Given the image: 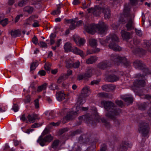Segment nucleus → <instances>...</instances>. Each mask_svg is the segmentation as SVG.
Segmentation results:
<instances>
[{
    "label": "nucleus",
    "mask_w": 151,
    "mask_h": 151,
    "mask_svg": "<svg viewBox=\"0 0 151 151\" xmlns=\"http://www.w3.org/2000/svg\"><path fill=\"white\" fill-rule=\"evenodd\" d=\"M90 92V90L88 87L85 86L82 90L81 96L84 97H86L88 96V93Z\"/></svg>",
    "instance_id": "17"
},
{
    "label": "nucleus",
    "mask_w": 151,
    "mask_h": 151,
    "mask_svg": "<svg viewBox=\"0 0 151 151\" xmlns=\"http://www.w3.org/2000/svg\"><path fill=\"white\" fill-rule=\"evenodd\" d=\"M85 28L88 33L93 34L97 30L101 35L104 34L108 28V26L103 22H100L98 24H92L86 26Z\"/></svg>",
    "instance_id": "6"
},
{
    "label": "nucleus",
    "mask_w": 151,
    "mask_h": 151,
    "mask_svg": "<svg viewBox=\"0 0 151 151\" xmlns=\"http://www.w3.org/2000/svg\"><path fill=\"white\" fill-rule=\"evenodd\" d=\"M50 67L51 65H50L45 64V65L44 68L45 70L49 71L50 69Z\"/></svg>",
    "instance_id": "58"
},
{
    "label": "nucleus",
    "mask_w": 151,
    "mask_h": 151,
    "mask_svg": "<svg viewBox=\"0 0 151 151\" xmlns=\"http://www.w3.org/2000/svg\"><path fill=\"white\" fill-rule=\"evenodd\" d=\"M80 65V63L79 61H77L75 63L73 62L71 66V68H78Z\"/></svg>",
    "instance_id": "35"
},
{
    "label": "nucleus",
    "mask_w": 151,
    "mask_h": 151,
    "mask_svg": "<svg viewBox=\"0 0 151 151\" xmlns=\"http://www.w3.org/2000/svg\"><path fill=\"white\" fill-rule=\"evenodd\" d=\"M10 34L12 37H16L21 34V32L19 30H12L10 32Z\"/></svg>",
    "instance_id": "22"
},
{
    "label": "nucleus",
    "mask_w": 151,
    "mask_h": 151,
    "mask_svg": "<svg viewBox=\"0 0 151 151\" xmlns=\"http://www.w3.org/2000/svg\"><path fill=\"white\" fill-rule=\"evenodd\" d=\"M101 103L104 105L105 109L108 111L106 114V116L113 120H115V122L116 125H119V122L116 119L120 112V109H117L115 104L111 101H101Z\"/></svg>",
    "instance_id": "1"
},
{
    "label": "nucleus",
    "mask_w": 151,
    "mask_h": 151,
    "mask_svg": "<svg viewBox=\"0 0 151 151\" xmlns=\"http://www.w3.org/2000/svg\"><path fill=\"white\" fill-rule=\"evenodd\" d=\"M99 41L104 45L109 43V47L114 51H120L122 49L121 47L116 44V43L119 42V39L115 34L110 35L107 36L105 40L99 39Z\"/></svg>",
    "instance_id": "5"
},
{
    "label": "nucleus",
    "mask_w": 151,
    "mask_h": 151,
    "mask_svg": "<svg viewBox=\"0 0 151 151\" xmlns=\"http://www.w3.org/2000/svg\"><path fill=\"white\" fill-rule=\"evenodd\" d=\"M34 103L35 108L36 109L38 108L39 107V100L38 99L35 100Z\"/></svg>",
    "instance_id": "52"
},
{
    "label": "nucleus",
    "mask_w": 151,
    "mask_h": 151,
    "mask_svg": "<svg viewBox=\"0 0 151 151\" xmlns=\"http://www.w3.org/2000/svg\"><path fill=\"white\" fill-rule=\"evenodd\" d=\"M32 42L35 44L37 45L38 43V40L36 36H34L32 40Z\"/></svg>",
    "instance_id": "51"
},
{
    "label": "nucleus",
    "mask_w": 151,
    "mask_h": 151,
    "mask_svg": "<svg viewBox=\"0 0 151 151\" xmlns=\"http://www.w3.org/2000/svg\"><path fill=\"white\" fill-rule=\"evenodd\" d=\"M99 96L103 98H106L108 97V94L107 93L104 92L100 93L98 94Z\"/></svg>",
    "instance_id": "36"
},
{
    "label": "nucleus",
    "mask_w": 151,
    "mask_h": 151,
    "mask_svg": "<svg viewBox=\"0 0 151 151\" xmlns=\"http://www.w3.org/2000/svg\"><path fill=\"white\" fill-rule=\"evenodd\" d=\"M20 119L21 120L23 121H24L27 120L25 114H22V115L20 116Z\"/></svg>",
    "instance_id": "59"
},
{
    "label": "nucleus",
    "mask_w": 151,
    "mask_h": 151,
    "mask_svg": "<svg viewBox=\"0 0 151 151\" xmlns=\"http://www.w3.org/2000/svg\"><path fill=\"white\" fill-rule=\"evenodd\" d=\"M132 146L131 143L126 141L123 142L120 145L119 151H124L127 150V147H131Z\"/></svg>",
    "instance_id": "12"
},
{
    "label": "nucleus",
    "mask_w": 151,
    "mask_h": 151,
    "mask_svg": "<svg viewBox=\"0 0 151 151\" xmlns=\"http://www.w3.org/2000/svg\"><path fill=\"white\" fill-rule=\"evenodd\" d=\"M47 84L46 83H44L41 86H39L38 87L37 91L40 92L43 90H45L47 87Z\"/></svg>",
    "instance_id": "28"
},
{
    "label": "nucleus",
    "mask_w": 151,
    "mask_h": 151,
    "mask_svg": "<svg viewBox=\"0 0 151 151\" xmlns=\"http://www.w3.org/2000/svg\"><path fill=\"white\" fill-rule=\"evenodd\" d=\"M60 7L59 6H57V9L56 10L54 11L51 13V14L53 15L59 14L60 12Z\"/></svg>",
    "instance_id": "37"
},
{
    "label": "nucleus",
    "mask_w": 151,
    "mask_h": 151,
    "mask_svg": "<svg viewBox=\"0 0 151 151\" xmlns=\"http://www.w3.org/2000/svg\"><path fill=\"white\" fill-rule=\"evenodd\" d=\"M121 63H123L126 66L130 64V62L127 60L126 58H121L117 54H112L111 56L110 61L105 60L98 64L97 67L99 69H104L111 66L112 63L118 64Z\"/></svg>",
    "instance_id": "2"
},
{
    "label": "nucleus",
    "mask_w": 151,
    "mask_h": 151,
    "mask_svg": "<svg viewBox=\"0 0 151 151\" xmlns=\"http://www.w3.org/2000/svg\"><path fill=\"white\" fill-rule=\"evenodd\" d=\"M68 129L67 128H64L61 129L59 131V134H62L64 132L68 131Z\"/></svg>",
    "instance_id": "47"
},
{
    "label": "nucleus",
    "mask_w": 151,
    "mask_h": 151,
    "mask_svg": "<svg viewBox=\"0 0 151 151\" xmlns=\"http://www.w3.org/2000/svg\"><path fill=\"white\" fill-rule=\"evenodd\" d=\"M27 3V0H22L19 3L18 5L19 6L22 7L26 5Z\"/></svg>",
    "instance_id": "40"
},
{
    "label": "nucleus",
    "mask_w": 151,
    "mask_h": 151,
    "mask_svg": "<svg viewBox=\"0 0 151 151\" xmlns=\"http://www.w3.org/2000/svg\"><path fill=\"white\" fill-rule=\"evenodd\" d=\"M72 72H73L72 70H67V73L66 74H65V76H66L68 78L69 76L72 74Z\"/></svg>",
    "instance_id": "61"
},
{
    "label": "nucleus",
    "mask_w": 151,
    "mask_h": 151,
    "mask_svg": "<svg viewBox=\"0 0 151 151\" xmlns=\"http://www.w3.org/2000/svg\"><path fill=\"white\" fill-rule=\"evenodd\" d=\"M42 124V123L40 124L39 123H35L32 125L31 127L32 128H37L41 126Z\"/></svg>",
    "instance_id": "48"
},
{
    "label": "nucleus",
    "mask_w": 151,
    "mask_h": 151,
    "mask_svg": "<svg viewBox=\"0 0 151 151\" xmlns=\"http://www.w3.org/2000/svg\"><path fill=\"white\" fill-rule=\"evenodd\" d=\"M147 106L148 104L147 103L144 102L139 104L138 108L139 109L141 110H144L145 109Z\"/></svg>",
    "instance_id": "31"
},
{
    "label": "nucleus",
    "mask_w": 151,
    "mask_h": 151,
    "mask_svg": "<svg viewBox=\"0 0 151 151\" xmlns=\"http://www.w3.org/2000/svg\"><path fill=\"white\" fill-rule=\"evenodd\" d=\"M124 14L125 17H127L125 27L127 31H129L134 29V15L130 13V9L125 7L124 10Z\"/></svg>",
    "instance_id": "7"
},
{
    "label": "nucleus",
    "mask_w": 151,
    "mask_h": 151,
    "mask_svg": "<svg viewBox=\"0 0 151 151\" xmlns=\"http://www.w3.org/2000/svg\"><path fill=\"white\" fill-rule=\"evenodd\" d=\"M85 43V40L83 38H80L79 41L78 42V45H79V46H81V45H83Z\"/></svg>",
    "instance_id": "43"
},
{
    "label": "nucleus",
    "mask_w": 151,
    "mask_h": 151,
    "mask_svg": "<svg viewBox=\"0 0 151 151\" xmlns=\"http://www.w3.org/2000/svg\"><path fill=\"white\" fill-rule=\"evenodd\" d=\"M38 73L41 76H44L46 74V72L44 70H41L38 72Z\"/></svg>",
    "instance_id": "62"
},
{
    "label": "nucleus",
    "mask_w": 151,
    "mask_h": 151,
    "mask_svg": "<svg viewBox=\"0 0 151 151\" xmlns=\"http://www.w3.org/2000/svg\"><path fill=\"white\" fill-rule=\"evenodd\" d=\"M56 98L58 100L60 101L65 98V94L62 92L59 91L56 93Z\"/></svg>",
    "instance_id": "20"
},
{
    "label": "nucleus",
    "mask_w": 151,
    "mask_h": 151,
    "mask_svg": "<svg viewBox=\"0 0 151 151\" xmlns=\"http://www.w3.org/2000/svg\"><path fill=\"white\" fill-rule=\"evenodd\" d=\"M121 34L124 40H127L130 38V33L124 30H121Z\"/></svg>",
    "instance_id": "18"
},
{
    "label": "nucleus",
    "mask_w": 151,
    "mask_h": 151,
    "mask_svg": "<svg viewBox=\"0 0 151 151\" xmlns=\"http://www.w3.org/2000/svg\"><path fill=\"white\" fill-rule=\"evenodd\" d=\"M38 65V64L37 61L32 62L30 65V71L34 70Z\"/></svg>",
    "instance_id": "29"
},
{
    "label": "nucleus",
    "mask_w": 151,
    "mask_h": 151,
    "mask_svg": "<svg viewBox=\"0 0 151 151\" xmlns=\"http://www.w3.org/2000/svg\"><path fill=\"white\" fill-rule=\"evenodd\" d=\"M97 60V57L92 56L86 60V63L88 64H91L95 62Z\"/></svg>",
    "instance_id": "26"
},
{
    "label": "nucleus",
    "mask_w": 151,
    "mask_h": 151,
    "mask_svg": "<svg viewBox=\"0 0 151 151\" xmlns=\"http://www.w3.org/2000/svg\"><path fill=\"white\" fill-rule=\"evenodd\" d=\"M144 47L147 49V50L151 52V41L145 40Z\"/></svg>",
    "instance_id": "21"
},
{
    "label": "nucleus",
    "mask_w": 151,
    "mask_h": 151,
    "mask_svg": "<svg viewBox=\"0 0 151 151\" xmlns=\"http://www.w3.org/2000/svg\"><path fill=\"white\" fill-rule=\"evenodd\" d=\"M102 12L104 14V18L106 19H109L110 17L111 14L109 7L107 6L103 7Z\"/></svg>",
    "instance_id": "13"
},
{
    "label": "nucleus",
    "mask_w": 151,
    "mask_h": 151,
    "mask_svg": "<svg viewBox=\"0 0 151 151\" xmlns=\"http://www.w3.org/2000/svg\"><path fill=\"white\" fill-rule=\"evenodd\" d=\"M49 88L50 89L54 90L58 89V87L55 84L52 83L51 84Z\"/></svg>",
    "instance_id": "50"
},
{
    "label": "nucleus",
    "mask_w": 151,
    "mask_h": 151,
    "mask_svg": "<svg viewBox=\"0 0 151 151\" xmlns=\"http://www.w3.org/2000/svg\"><path fill=\"white\" fill-rule=\"evenodd\" d=\"M59 142L60 141L58 140L57 139L54 140L51 145L52 147L54 149H56L58 146Z\"/></svg>",
    "instance_id": "33"
},
{
    "label": "nucleus",
    "mask_w": 151,
    "mask_h": 151,
    "mask_svg": "<svg viewBox=\"0 0 151 151\" xmlns=\"http://www.w3.org/2000/svg\"><path fill=\"white\" fill-rule=\"evenodd\" d=\"M39 45L41 47L45 48L47 47L46 43L43 41L40 42V43H39Z\"/></svg>",
    "instance_id": "45"
},
{
    "label": "nucleus",
    "mask_w": 151,
    "mask_h": 151,
    "mask_svg": "<svg viewBox=\"0 0 151 151\" xmlns=\"http://www.w3.org/2000/svg\"><path fill=\"white\" fill-rule=\"evenodd\" d=\"M81 38L77 35H75L74 36V40L76 43L78 45V42Z\"/></svg>",
    "instance_id": "44"
},
{
    "label": "nucleus",
    "mask_w": 151,
    "mask_h": 151,
    "mask_svg": "<svg viewBox=\"0 0 151 151\" xmlns=\"http://www.w3.org/2000/svg\"><path fill=\"white\" fill-rule=\"evenodd\" d=\"M77 114V112L76 111H71L67 114L64 118V119H65L66 120L72 119L76 116Z\"/></svg>",
    "instance_id": "16"
},
{
    "label": "nucleus",
    "mask_w": 151,
    "mask_h": 151,
    "mask_svg": "<svg viewBox=\"0 0 151 151\" xmlns=\"http://www.w3.org/2000/svg\"><path fill=\"white\" fill-rule=\"evenodd\" d=\"M34 8L33 7L27 6L24 7L23 9V11L27 12L29 14H31Z\"/></svg>",
    "instance_id": "27"
},
{
    "label": "nucleus",
    "mask_w": 151,
    "mask_h": 151,
    "mask_svg": "<svg viewBox=\"0 0 151 151\" xmlns=\"http://www.w3.org/2000/svg\"><path fill=\"white\" fill-rule=\"evenodd\" d=\"M6 109L3 105H0V112H3L6 111Z\"/></svg>",
    "instance_id": "49"
},
{
    "label": "nucleus",
    "mask_w": 151,
    "mask_h": 151,
    "mask_svg": "<svg viewBox=\"0 0 151 151\" xmlns=\"http://www.w3.org/2000/svg\"><path fill=\"white\" fill-rule=\"evenodd\" d=\"M37 142L42 146H44L46 143L47 142L45 138L43 137L42 136L40 137L37 140Z\"/></svg>",
    "instance_id": "24"
},
{
    "label": "nucleus",
    "mask_w": 151,
    "mask_h": 151,
    "mask_svg": "<svg viewBox=\"0 0 151 151\" xmlns=\"http://www.w3.org/2000/svg\"><path fill=\"white\" fill-rule=\"evenodd\" d=\"M8 23V19L6 18L0 21V24L3 26H5Z\"/></svg>",
    "instance_id": "39"
},
{
    "label": "nucleus",
    "mask_w": 151,
    "mask_h": 151,
    "mask_svg": "<svg viewBox=\"0 0 151 151\" xmlns=\"http://www.w3.org/2000/svg\"><path fill=\"white\" fill-rule=\"evenodd\" d=\"M67 78L66 76H65V74H62L59 77L58 80V82L59 83H60L66 79Z\"/></svg>",
    "instance_id": "30"
},
{
    "label": "nucleus",
    "mask_w": 151,
    "mask_h": 151,
    "mask_svg": "<svg viewBox=\"0 0 151 151\" xmlns=\"http://www.w3.org/2000/svg\"><path fill=\"white\" fill-rule=\"evenodd\" d=\"M82 97L81 95L78 101V103L80 104H82L86 102V100L84 98H82Z\"/></svg>",
    "instance_id": "38"
},
{
    "label": "nucleus",
    "mask_w": 151,
    "mask_h": 151,
    "mask_svg": "<svg viewBox=\"0 0 151 151\" xmlns=\"http://www.w3.org/2000/svg\"><path fill=\"white\" fill-rule=\"evenodd\" d=\"M73 62L71 59L67 58L65 61L66 67L67 68H71Z\"/></svg>",
    "instance_id": "25"
},
{
    "label": "nucleus",
    "mask_w": 151,
    "mask_h": 151,
    "mask_svg": "<svg viewBox=\"0 0 151 151\" xmlns=\"http://www.w3.org/2000/svg\"><path fill=\"white\" fill-rule=\"evenodd\" d=\"M133 52L135 54H138L140 55H144L145 54V51L142 49L137 48L136 51H134Z\"/></svg>",
    "instance_id": "32"
},
{
    "label": "nucleus",
    "mask_w": 151,
    "mask_h": 151,
    "mask_svg": "<svg viewBox=\"0 0 151 151\" xmlns=\"http://www.w3.org/2000/svg\"><path fill=\"white\" fill-rule=\"evenodd\" d=\"M115 102L118 105L121 107L123 106V102L121 100H116Z\"/></svg>",
    "instance_id": "55"
},
{
    "label": "nucleus",
    "mask_w": 151,
    "mask_h": 151,
    "mask_svg": "<svg viewBox=\"0 0 151 151\" xmlns=\"http://www.w3.org/2000/svg\"><path fill=\"white\" fill-rule=\"evenodd\" d=\"M94 110L95 113V120L96 121V122H94L92 117V115L89 114H87L86 115L79 116L78 117L79 119L81 121L82 120L83 121L85 122L88 124H91L93 126H94L97 122H100V121H101L105 125L107 128H108L109 127H110L109 122L104 118H100V117L97 113V109L96 108L94 107Z\"/></svg>",
    "instance_id": "4"
},
{
    "label": "nucleus",
    "mask_w": 151,
    "mask_h": 151,
    "mask_svg": "<svg viewBox=\"0 0 151 151\" xmlns=\"http://www.w3.org/2000/svg\"><path fill=\"white\" fill-rule=\"evenodd\" d=\"M90 44L92 47H96L97 45V41L95 39H92L90 41Z\"/></svg>",
    "instance_id": "34"
},
{
    "label": "nucleus",
    "mask_w": 151,
    "mask_h": 151,
    "mask_svg": "<svg viewBox=\"0 0 151 151\" xmlns=\"http://www.w3.org/2000/svg\"><path fill=\"white\" fill-rule=\"evenodd\" d=\"M119 25V24H116V23H114L111 25V27L114 29H117Z\"/></svg>",
    "instance_id": "64"
},
{
    "label": "nucleus",
    "mask_w": 151,
    "mask_h": 151,
    "mask_svg": "<svg viewBox=\"0 0 151 151\" xmlns=\"http://www.w3.org/2000/svg\"><path fill=\"white\" fill-rule=\"evenodd\" d=\"M135 32L137 35L139 36H141L142 35V32L141 30L135 29Z\"/></svg>",
    "instance_id": "54"
},
{
    "label": "nucleus",
    "mask_w": 151,
    "mask_h": 151,
    "mask_svg": "<svg viewBox=\"0 0 151 151\" xmlns=\"http://www.w3.org/2000/svg\"><path fill=\"white\" fill-rule=\"evenodd\" d=\"M27 118L29 122L32 123L34 122L36 119H40L38 115L36 114H29L27 116Z\"/></svg>",
    "instance_id": "14"
},
{
    "label": "nucleus",
    "mask_w": 151,
    "mask_h": 151,
    "mask_svg": "<svg viewBox=\"0 0 151 151\" xmlns=\"http://www.w3.org/2000/svg\"><path fill=\"white\" fill-rule=\"evenodd\" d=\"M119 77L114 75H110L108 76L106 78V81L109 82H113L118 81Z\"/></svg>",
    "instance_id": "15"
},
{
    "label": "nucleus",
    "mask_w": 151,
    "mask_h": 151,
    "mask_svg": "<svg viewBox=\"0 0 151 151\" xmlns=\"http://www.w3.org/2000/svg\"><path fill=\"white\" fill-rule=\"evenodd\" d=\"M122 98L125 102L129 104L132 103L133 101V98L132 95L130 94L123 96Z\"/></svg>",
    "instance_id": "19"
},
{
    "label": "nucleus",
    "mask_w": 151,
    "mask_h": 151,
    "mask_svg": "<svg viewBox=\"0 0 151 151\" xmlns=\"http://www.w3.org/2000/svg\"><path fill=\"white\" fill-rule=\"evenodd\" d=\"M133 65L136 68L143 69L144 73V74L142 75L140 74H137V77L141 78L142 79L135 80L134 82L133 85L135 87H144L145 85V82L143 78L147 74H151V72L148 68L145 67V65L139 60H137L135 61L133 63Z\"/></svg>",
    "instance_id": "3"
},
{
    "label": "nucleus",
    "mask_w": 151,
    "mask_h": 151,
    "mask_svg": "<svg viewBox=\"0 0 151 151\" xmlns=\"http://www.w3.org/2000/svg\"><path fill=\"white\" fill-rule=\"evenodd\" d=\"M23 16V15L22 14L17 15L15 19V22H17L19 20L20 17H22Z\"/></svg>",
    "instance_id": "60"
},
{
    "label": "nucleus",
    "mask_w": 151,
    "mask_h": 151,
    "mask_svg": "<svg viewBox=\"0 0 151 151\" xmlns=\"http://www.w3.org/2000/svg\"><path fill=\"white\" fill-rule=\"evenodd\" d=\"M103 90L106 91H109V84L103 85L102 87Z\"/></svg>",
    "instance_id": "42"
},
{
    "label": "nucleus",
    "mask_w": 151,
    "mask_h": 151,
    "mask_svg": "<svg viewBox=\"0 0 151 151\" xmlns=\"http://www.w3.org/2000/svg\"><path fill=\"white\" fill-rule=\"evenodd\" d=\"M30 96L29 95L27 96L24 100V102L25 103H28L30 102Z\"/></svg>",
    "instance_id": "56"
},
{
    "label": "nucleus",
    "mask_w": 151,
    "mask_h": 151,
    "mask_svg": "<svg viewBox=\"0 0 151 151\" xmlns=\"http://www.w3.org/2000/svg\"><path fill=\"white\" fill-rule=\"evenodd\" d=\"M64 48L66 52L71 51L75 54L80 55L82 58H84L85 56L83 51L79 50L76 47L73 48L71 44L69 42H67L65 43L64 46Z\"/></svg>",
    "instance_id": "8"
},
{
    "label": "nucleus",
    "mask_w": 151,
    "mask_h": 151,
    "mask_svg": "<svg viewBox=\"0 0 151 151\" xmlns=\"http://www.w3.org/2000/svg\"><path fill=\"white\" fill-rule=\"evenodd\" d=\"M106 149V145L104 144L100 149V151H105Z\"/></svg>",
    "instance_id": "63"
},
{
    "label": "nucleus",
    "mask_w": 151,
    "mask_h": 151,
    "mask_svg": "<svg viewBox=\"0 0 151 151\" xmlns=\"http://www.w3.org/2000/svg\"><path fill=\"white\" fill-rule=\"evenodd\" d=\"M93 70L91 68L88 69L85 73L80 74L78 76V79L79 80H86L90 78L92 76Z\"/></svg>",
    "instance_id": "10"
},
{
    "label": "nucleus",
    "mask_w": 151,
    "mask_h": 151,
    "mask_svg": "<svg viewBox=\"0 0 151 151\" xmlns=\"http://www.w3.org/2000/svg\"><path fill=\"white\" fill-rule=\"evenodd\" d=\"M150 128L148 124L145 122H142L139 125L138 131L143 136H146L149 133Z\"/></svg>",
    "instance_id": "9"
},
{
    "label": "nucleus",
    "mask_w": 151,
    "mask_h": 151,
    "mask_svg": "<svg viewBox=\"0 0 151 151\" xmlns=\"http://www.w3.org/2000/svg\"><path fill=\"white\" fill-rule=\"evenodd\" d=\"M47 142H50L52 139V137L50 135H47L44 137Z\"/></svg>",
    "instance_id": "41"
},
{
    "label": "nucleus",
    "mask_w": 151,
    "mask_h": 151,
    "mask_svg": "<svg viewBox=\"0 0 151 151\" xmlns=\"http://www.w3.org/2000/svg\"><path fill=\"white\" fill-rule=\"evenodd\" d=\"M81 132V131L80 130L78 129L76 131L72 132L71 133V135L72 136H73L76 134L80 133Z\"/></svg>",
    "instance_id": "46"
},
{
    "label": "nucleus",
    "mask_w": 151,
    "mask_h": 151,
    "mask_svg": "<svg viewBox=\"0 0 151 151\" xmlns=\"http://www.w3.org/2000/svg\"><path fill=\"white\" fill-rule=\"evenodd\" d=\"M109 91H113L115 88V86L114 85L112 84H109Z\"/></svg>",
    "instance_id": "57"
},
{
    "label": "nucleus",
    "mask_w": 151,
    "mask_h": 151,
    "mask_svg": "<svg viewBox=\"0 0 151 151\" xmlns=\"http://www.w3.org/2000/svg\"><path fill=\"white\" fill-rule=\"evenodd\" d=\"M66 22L68 23H71V24L70 26V29L73 30L76 27V26L75 24L76 22V19L67 20Z\"/></svg>",
    "instance_id": "23"
},
{
    "label": "nucleus",
    "mask_w": 151,
    "mask_h": 151,
    "mask_svg": "<svg viewBox=\"0 0 151 151\" xmlns=\"http://www.w3.org/2000/svg\"><path fill=\"white\" fill-rule=\"evenodd\" d=\"M12 109L14 112L17 111L19 110L18 105L17 104H14L13 106Z\"/></svg>",
    "instance_id": "53"
},
{
    "label": "nucleus",
    "mask_w": 151,
    "mask_h": 151,
    "mask_svg": "<svg viewBox=\"0 0 151 151\" xmlns=\"http://www.w3.org/2000/svg\"><path fill=\"white\" fill-rule=\"evenodd\" d=\"M103 7L99 6H96L94 7L88 9H87L88 13H92L96 16H99L102 12Z\"/></svg>",
    "instance_id": "11"
}]
</instances>
